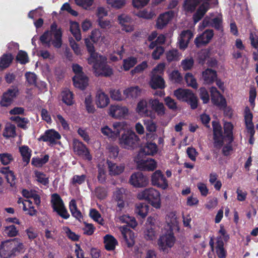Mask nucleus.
I'll use <instances>...</instances> for the list:
<instances>
[{"label": "nucleus", "instance_id": "1", "mask_svg": "<svg viewBox=\"0 0 258 258\" xmlns=\"http://www.w3.org/2000/svg\"><path fill=\"white\" fill-rule=\"evenodd\" d=\"M213 126L214 146L221 148L224 144V139H227L229 143H232L234 140L233 130L234 125L231 122H225L224 124V133L220 122L217 120L212 121Z\"/></svg>", "mask_w": 258, "mask_h": 258}, {"label": "nucleus", "instance_id": "2", "mask_svg": "<svg viewBox=\"0 0 258 258\" xmlns=\"http://www.w3.org/2000/svg\"><path fill=\"white\" fill-rule=\"evenodd\" d=\"M166 222L169 228L158 240V244L163 251H168L170 247L174 245L176 238L174 235L173 228L178 224L176 215L173 212L169 213L166 218Z\"/></svg>", "mask_w": 258, "mask_h": 258}, {"label": "nucleus", "instance_id": "3", "mask_svg": "<svg viewBox=\"0 0 258 258\" xmlns=\"http://www.w3.org/2000/svg\"><path fill=\"white\" fill-rule=\"evenodd\" d=\"M62 30L56 22H53L50 30L45 31L40 37L39 41L43 46L49 48L51 45L55 48H60L62 44Z\"/></svg>", "mask_w": 258, "mask_h": 258}, {"label": "nucleus", "instance_id": "4", "mask_svg": "<svg viewBox=\"0 0 258 258\" xmlns=\"http://www.w3.org/2000/svg\"><path fill=\"white\" fill-rule=\"evenodd\" d=\"M24 248L22 243L15 239L7 240L2 242L0 245V256L2 258H10L20 252Z\"/></svg>", "mask_w": 258, "mask_h": 258}, {"label": "nucleus", "instance_id": "5", "mask_svg": "<svg viewBox=\"0 0 258 258\" xmlns=\"http://www.w3.org/2000/svg\"><path fill=\"white\" fill-rule=\"evenodd\" d=\"M138 198L139 199H145L156 209H159L161 206L160 192L153 187L146 188L142 192H139Z\"/></svg>", "mask_w": 258, "mask_h": 258}, {"label": "nucleus", "instance_id": "6", "mask_svg": "<svg viewBox=\"0 0 258 258\" xmlns=\"http://www.w3.org/2000/svg\"><path fill=\"white\" fill-rule=\"evenodd\" d=\"M93 68L96 76L109 77L113 74V70L109 65L107 64L106 56H96Z\"/></svg>", "mask_w": 258, "mask_h": 258}, {"label": "nucleus", "instance_id": "7", "mask_svg": "<svg viewBox=\"0 0 258 258\" xmlns=\"http://www.w3.org/2000/svg\"><path fill=\"white\" fill-rule=\"evenodd\" d=\"M140 139L137 134L132 131H124L119 138V143L122 147L132 149L138 147Z\"/></svg>", "mask_w": 258, "mask_h": 258}, {"label": "nucleus", "instance_id": "8", "mask_svg": "<svg viewBox=\"0 0 258 258\" xmlns=\"http://www.w3.org/2000/svg\"><path fill=\"white\" fill-rule=\"evenodd\" d=\"M155 133H146L147 142L145 145L140 149L139 156L154 155L158 151V145L154 143L153 140L157 137Z\"/></svg>", "mask_w": 258, "mask_h": 258}, {"label": "nucleus", "instance_id": "9", "mask_svg": "<svg viewBox=\"0 0 258 258\" xmlns=\"http://www.w3.org/2000/svg\"><path fill=\"white\" fill-rule=\"evenodd\" d=\"M19 94L17 87L13 86L3 93L0 101V105L2 107H8L11 105L14 99Z\"/></svg>", "mask_w": 258, "mask_h": 258}, {"label": "nucleus", "instance_id": "10", "mask_svg": "<svg viewBox=\"0 0 258 258\" xmlns=\"http://www.w3.org/2000/svg\"><path fill=\"white\" fill-rule=\"evenodd\" d=\"M135 161L137 168L140 170H154L157 168V162L152 158H141L138 154Z\"/></svg>", "mask_w": 258, "mask_h": 258}, {"label": "nucleus", "instance_id": "11", "mask_svg": "<svg viewBox=\"0 0 258 258\" xmlns=\"http://www.w3.org/2000/svg\"><path fill=\"white\" fill-rule=\"evenodd\" d=\"M211 92V102L215 106H218L219 108H226L227 103L226 98H224L221 93L218 91L217 87H212L210 89Z\"/></svg>", "mask_w": 258, "mask_h": 258}, {"label": "nucleus", "instance_id": "12", "mask_svg": "<svg viewBox=\"0 0 258 258\" xmlns=\"http://www.w3.org/2000/svg\"><path fill=\"white\" fill-rule=\"evenodd\" d=\"M73 147L74 152H75L78 155L80 156L84 159H87V160H91V159H92V156L89 149L82 142L79 141L78 139H74Z\"/></svg>", "mask_w": 258, "mask_h": 258}, {"label": "nucleus", "instance_id": "13", "mask_svg": "<svg viewBox=\"0 0 258 258\" xmlns=\"http://www.w3.org/2000/svg\"><path fill=\"white\" fill-rule=\"evenodd\" d=\"M73 147L74 152H75L78 155L80 156L84 159H87V160H91V159H92V156L89 149L82 142L79 141L78 139H74Z\"/></svg>", "mask_w": 258, "mask_h": 258}, {"label": "nucleus", "instance_id": "14", "mask_svg": "<svg viewBox=\"0 0 258 258\" xmlns=\"http://www.w3.org/2000/svg\"><path fill=\"white\" fill-rule=\"evenodd\" d=\"M73 147L74 152H75L78 155L80 156L84 159H87V160H91V159H92V156L89 149L82 142L79 141L78 139H74Z\"/></svg>", "mask_w": 258, "mask_h": 258}, {"label": "nucleus", "instance_id": "15", "mask_svg": "<svg viewBox=\"0 0 258 258\" xmlns=\"http://www.w3.org/2000/svg\"><path fill=\"white\" fill-rule=\"evenodd\" d=\"M129 182L135 187L146 186L149 183L147 176H145L141 171H137L132 174L130 177Z\"/></svg>", "mask_w": 258, "mask_h": 258}, {"label": "nucleus", "instance_id": "16", "mask_svg": "<svg viewBox=\"0 0 258 258\" xmlns=\"http://www.w3.org/2000/svg\"><path fill=\"white\" fill-rule=\"evenodd\" d=\"M51 204L53 211L64 219V205L59 195L53 194L51 195Z\"/></svg>", "mask_w": 258, "mask_h": 258}, {"label": "nucleus", "instance_id": "17", "mask_svg": "<svg viewBox=\"0 0 258 258\" xmlns=\"http://www.w3.org/2000/svg\"><path fill=\"white\" fill-rule=\"evenodd\" d=\"M152 184L162 189H166L168 182L163 172L160 170L155 171L151 176Z\"/></svg>", "mask_w": 258, "mask_h": 258}, {"label": "nucleus", "instance_id": "18", "mask_svg": "<svg viewBox=\"0 0 258 258\" xmlns=\"http://www.w3.org/2000/svg\"><path fill=\"white\" fill-rule=\"evenodd\" d=\"M114 130H112L108 125H105L101 128V133L104 135L108 136L109 138H117L119 136L120 132L123 128L122 125L120 122H115L113 124Z\"/></svg>", "mask_w": 258, "mask_h": 258}, {"label": "nucleus", "instance_id": "19", "mask_svg": "<svg viewBox=\"0 0 258 258\" xmlns=\"http://www.w3.org/2000/svg\"><path fill=\"white\" fill-rule=\"evenodd\" d=\"M117 21L121 25V29L125 32H133L134 27L132 24L133 19L130 16L126 14H120L117 16Z\"/></svg>", "mask_w": 258, "mask_h": 258}, {"label": "nucleus", "instance_id": "20", "mask_svg": "<svg viewBox=\"0 0 258 258\" xmlns=\"http://www.w3.org/2000/svg\"><path fill=\"white\" fill-rule=\"evenodd\" d=\"M214 36V32L213 29H206L202 35L195 38V44L198 47H200V46L208 44Z\"/></svg>", "mask_w": 258, "mask_h": 258}, {"label": "nucleus", "instance_id": "21", "mask_svg": "<svg viewBox=\"0 0 258 258\" xmlns=\"http://www.w3.org/2000/svg\"><path fill=\"white\" fill-rule=\"evenodd\" d=\"M149 104L152 109V111L155 112L159 116H163L166 112V108L164 103H161L158 98H150L148 101Z\"/></svg>", "mask_w": 258, "mask_h": 258}, {"label": "nucleus", "instance_id": "22", "mask_svg": "<svg viewBox=\"0 0 258 258\" xmlns=\"http://www.w3.org/2000/svg\"><path fill=\"white\" fill-rule=\"evenodd\" d=\"M194 34L189 29L183 30L181 33L179 38V49H184L187 48L189 41L193 38Z\"/></svg>", "mask_w": 258, "mask_h": 258}, {"label": "nucleus", "instance_id": "23", "mask_svg": "<svg viewBox=\"0 0 258 258\" xmlns=\"http://www.w3.org/2000/svg\"><path fill=\"white\" fill-rule=\"evenodd\" d=\"M73 81L75 87L79 88L80 90H85L88 84L89 78L84 74L82 69L79 76L73 77Z\"/></svg>", "mask_w": 258, "mask_h": 258}, {"label": "nucleus", "instance_id": "24", "mask_svg": "<svg viewBox=\"0 0 258 258\" xmlns=\"http://www.w3.org/2000/svg\"><path fill=\"white\" fill-rule=\"evenodd\" d=\"M60 134L57 132L51 129L46 130L44 134L39 137L38 140L53 143L56 140L60 139Z\"/></svg>", "mask_w": 258, "mask_h": 258}, {"label": "nucleus", "instance_id": "25", "mask_svg": "<svg viewBox=\"0 0 258 258\" xmlns=\"http://www.w3.org/2000/svg\"><path fill=\"white\" fill-rule=\"evenodd\" d=\"M147 102L146 100H140L137 104L136 111L140 114H144L145 116H148L151 118H155V114L152 110H149L147 109Z\"/></svg>", "mask_w": 258, "mask_h": 258}, {"label": "nucleus", "instance_id": "26", "mask_svg": "<svg viewBox=\"0 0 258 258\" xmlns=\"http://www.w3.org/2000/svg\"><path fill=\"white\" fill-rule=\"evenodd\" d=\"M149 84L152 89H164L166 87L165 82L163 77L155 73L152 75Z\"/></svg>", "mask_w": 258, "mask_h": 258}, {"label": "nucleus", "instance_id": "27", "mask_svg": "<svg viewBox=\"0 0 258 258\" xmlns=\"http://www.w3.org/2000/svg\"><path fill=\"white\" fill-rule=\"evenodd\" d=\"M128 109L126 107L119 105H111L109 107V114L112 117H121L127 114Z\"/></svg>", "mask_w": 258, "mask_h": 258}, {"label": "nucleus", "instance_id": "28", "mask_svg": "<svg viewBox=\"0 0 258 258\" xmlns=\"http://www.w3.org/2000/svg\"><path fill=\"white\" fill-rule=\"evenodd\" d=\"M217 77V72L212 69H206L202 72V78L204 81V84H213Z\"/></svg>", "mask_w": 258, "mask_h": 258}, {"label": "nucleus", "instance_id": "29", "mask_svg": "<svg viewBox=\"0 0 258 258\" xmlns=\"http://www.w3.org/2000/svg\"><path fill=\"white\" fill-rule=\"evenodd\" d=\"M172 16L173 13L172 12H166L160 14L156 22L157 28L162 29L171 21Z\"/></svg>", "mask_w": 258, "mask_h": 258}, {"label": "nucleus", "instance_id": "30", "mask_svg": "<svg viewBox=\"0 0 258 258\" xmlns=\"http://www.w3.org/2000/svg\"><path fill=\"white\" fill-rule=\"evenodd\" d=\"M121 234L127 247H132L135 244V233L130 228H123Z\"/></svg>", "mask_w": 258, "mask_h": 258}, {"label": "nucleus", "instance_id": "31", "mask_svg": "<svg viewBox=\"0 0 258 258\" xmlns=\"http://www.w3.org/2000/svg\"><path fill=\"white\" fill-rule=\"evenodd\" d=\"M216 252L219 258H226L227 251L224 247V242L222 236H218L215 247Z\"/></svg>", "mask_w": 258, "mask_h": 258}, {"label": "nucleus", "instance_id": "32", "mask_svg": "<svg viewBox=\"0 0 258 258\" xmlns=\"http://www.w3.org/2000/svg\"><path fill=\"white\" fill-rule=\"evenodd\" d=\"M210 9V5L208 2L203 3L202 5L200 6L198 8L197 11L193 15V20L195 23H197L199 22L203 16L206 13L207 11Z\"/></svg>", "mask_w": 258, "mask_h": 258}, {"label": "nucleus", "instance_id": "33", "mask_svg": "<svg viewBox=\"0 0 258 258\" xmlns=\"http://www.w3.org/2000/svg\"><path fill=\"white\" fill-rule=\"evenodd\" d=\"M14 57L11 53H4L0 57V71L8 68L12 64Z\"/></svg>", "mask_w": 258, "mask_h": 258}, {"label": "nucleus", "instance_id": "34", "mask_svg": "<svg viewBox=\"0 0 258 258\" xmlns=\"http://www.w3.org/2000/svg\"><path fill=\"white\" fill-rule=\"evenodd\" d=\"M107 164L111 175H116L121 174L124 171L125 166L123 165H117L116 163L112 162L110 160H107Z\"/></svg>", "mask_w": 258, "mask_h": 258}, {"label": "nucleus", "instance_id": "35", "mask_svg": "<svg viewBox=\"0 0 258 258\" xmlns=\"http://www.w3.org/2000/svg\"><path fill=\"white\" fill-rule=\"evenodd\" d=\"M0 173L4 175L7 181L11 186L15 184L16 177L14 173L10 170L9 167H2L0 168Z\"/></svg>", "mask_w": 258, "mask_h": 258}, {"label": "nucleus", "instance_id": "36", "mask_svg": "<svg viewBox=\"0 0 258 258\" xmlns=\"http://www.w3.org/2000/svg\"><path fill=\"white\" fill-rule=\"evenodd\" d=\"M104 243L107 250H114L118 241L111 234H106L104 237Z\"/></svg>", "mask_w": 258, "mask_h": 258}, {"label": "nucleus", "instance_id": "37", "mask_svg": "<svg viewBox=\"0 0 258 258\" xmlns=\"http://www.w3.org/2000/svg\"><path fill=\"white\" fill-rule=\"evenodd\" d=\"M125 98H137L141 93V90L139 87H131L126 88L123 92Z\"/></svg>", "mask_w": 258, "mask_h": 258}, {"label": "nucleus", "instance_id": "38", "mask_svg": "<svg viewBox=\"0 0 258 258\" xmlns=\"http://www.w3.org/2000/svg\"><path fill=\"white\" fill-rule=\"evenodd\" d=\"M19 152L22 157L23 161L26 163V165L28 164L31 157V150L28 146L23 145L19 147Z\"/></svg>", "mask_w": 258, "mask_h": 258}, {"label": "nucleus", "instance_id": "39", "mask_svg": "<svg viewBox=\"0 0 258 258\" xmlns=\"http://www.w3.org/2000/svg\"><path fill=\"white\" fill-rule=\"evenodd\" d=\"M110 102V98L105 92H100L97 95L96 104L98 107H105Z\"/></svg>", "mask_w": 258, "mask_h": 258}, {"label": "nucleus", "instance_id": "40", "mask_svg": "<svg viewBox=\"0 0 258 258\" xmlns=\"http://www.w3.org/2000/svg\"><path fill=\"white\" fill-rule=\"evenodd\" d=\"M244 119L246 128L247 129V131L248 132L249 130H250V127H251L252 126L254 125L253 122L252 121L253 114H252L248 107H246L244 110Z\"/></svg>", "mask_w": 258, "mask_h": 258}, {"label": "nucleus", "instance_id": "41", "mask_svg": "<svg viewBox=\"0 0 258 258\" xmlns=\"http://www.w3.org/2000/svg\"><path fill=\"white\" fill-rule=\"evenodd\" d=\"M149 208V206L146 203L137 204L135 208V212L140 217L145 218L147 215Z\"/></svg>", "mask_w": 258, "mask_h": 258}, {"label": "nucleus", "instance_id": "42", "mask_svg": "<svg viewBox=\"0 0 258 258\" xmlns=\"http://www.w3.org/2000/svg\"><path fill=\"white\" fill-rule=\"evenodd\" d=\"M91 38H86L85 39V43L86 46L87 47L88 51L90 53L91 57L89 59H88V62H91L92 60V62L93 64L95 63V59L96 56H95V48L93 43H92V41L90 40Z\"/></svg>", "mask_w": 258, "mask_h": 258}, {"label": "nucleus", "instance_id": "43", "mask_svg": "<svg viewBox=\"0 0 258 258\" xmlns=\"http://www.w3.org/2000/svg\"><path fill=\"white\" fill-rule=\"evenodd\" d=\"M70 29L76 40H81L82 36L79 24L77 22H73L70 25Z\"/></svg>", "mask_w": 258, "mask_h": 258}, {"label": "nucleus", "instance_id": "44", "mask_svg": "<svg viewBox=\"0 0 258 258\" xmlns=\"http://www.w3.org/2000/svg\"><path fill=\"white\" fill-rule=\"evenodd\" d=\"M138 62V59L135 56H128L127 58L123 59L122 68L125 71H128L131 68H133Z\"/></svg>", "mask_w": 258, "mask_h": 258}, {"label": "nucleus", "instance_id": "45", "mask_svg": "<svg viewBox=\"0 0 258 258\" xmlns=\"http://www.w3.org/2000/svg\"><path fill=\"white\" fill-rule=\"evenodd\" d=\"M157 234L156 229L152 226H147L144 232V237L147 240L156 239Z\"/></svg>", "mask_w": 258, "mask_h": 258}, {"label": "nucleus", "instance_id": "46", "mask_svg": "<svg viewBox=\"0 0 258 258\" xmlns=\"http://www.w3.org/2000/svg\"><path fill=\"white\" fill-rule=\"evenodd\" d=\"M89 215L93 220L98 222V223L100 225H104L105 224L104 220L102 217L101 214H100V212L97 211V209H94V208H92L90 210Z\"/></svg>", "mask_w": 258, "mask_h": 258}, {"label": "nucleus", "instance_id": "47", "mask_svg": "<svg viewBox=\"0 0 258 258\" xmlns=\"http://www.w3.org/2000/svg\"><path fill=\"white\" fill-rule=\"evenodd\" d=\"M48 155H45L43 158L34 157L31 161V164L36 167H41L46 164L49 160Z\"/></svg>", "mask_w": 258, "mask_h": 258}, {"label": "nucleus", "instance_id": "48", "mask_svg": "<svg viewBox=\"0 0 258 258\" xmlns=\"http://www.w3.org/2000/svg\"><path fill=\"white\" fill-rule=\"evenodd\" d=\"M201 0H185L184 7L187 11L192 12L195 11L196 8L200 4Z\"/></svg>", "mask_w": 258, "mask_h": 258}, {"label": "nucleus", "instance_id": "49", "mask_svg": "<svg viewBox=\"0 0 258 258\" xmlns=\"http://www.w3.org/2000/svg\"><path fill=\"white\" fill-rule=\"evenodd\" d=\"M69 207L72 215L75 217L77 218V219L82 217L81 212L78 209L76 200H74V199L71 200L70 202Z\"/></svg>", "mask_w": 258, "mask_h": 258}, {"label": "nucleus", "instance_id": "50", "mask_svg": "<svg viewBox=\"0 0 258 258\" xmlns=\"http://www.w3.org/2000/svg\"><path fill=\"white\" fill-rule=\"evenodd\" d=\"M185 80L188 86H190L194 89H197L198 83L196 78H195L192 73H186L185 76Z\"/></svg>", "mask_w": 258, "mask_h": 258}, {"label": "nucleus", "instance_id": "51", "mask_svg": "<svg viewBox=\"0 0 258 258\" xmlns=\"http://www.w3.org/2000/svg\"><path fill=\"white\" fill-rule=\"evenodd\" d=\"M3 136L7 139L15 137L16 136V127L13 124L6 126L3 132Z\"/></svg>", "mask_w": 258, "mask_h": 258}, {"label": "nucleus", "instance_id": "52", "mask_svg": "<svg viewBox=\"0 0 258 258\" xmlns=\"http://www.w3.org/2000/svg\"><path fill=\"white\" fill-rule=\"evenodd\" d=\"M85 105L87 112L89 113H94L96 109L93 104V100L91 95H88L85 99Z\"/></svg>", "mask_w": 258, "mask_h": 258}, {"label": "nucleus", "instance_id": "53", "mask_svg": "<svg viewBox=\"0 0 258 258\" xmlns=\"http://www.w3.org/2000/svg\"><path fill=\"white\" fill-rule=\"evenodd\" d=\"M16 59L22 64H25L29 62V57L27 53L22 50L18 51Z\"/></svg>", "mask_w": 258, "mask_h": 258}, {"label": "nucleus", "instance_id": "54", "mask_svg": "<svg viewBox=\"0 0 258 258\" xmlns=\"http://www.w3.org/2000/svg\"><path fill=\"white\" fill-rule=\"evenodd\" d=\"M222 22L223 21L221 18L216 17L211 19V27H214L215 29L219 30V31L223 32V26L222 25Z\"/></svg>", "mask_w": 258, "mask_h": 258}, {"label": "nucleus", "instance_id": "55", "mask_svg": "<svg viewBox=\"0 0 258 258\" xmlns=\"http://www.w3.org/2000/svg\"><path fill=\"white\" fill-rule=\"evenodd\" d=\"M110 97L113 100H122L125 98L124 94L122 95L120 90L112 89L109 91Z\"/></svg>", "mask_w": 258, "mask_h": 258}, {"label": "nucleus", "instance_id": "56", "mask_svg": "<svg viewBox=\"0 0 258 258\" xmlns=\"http://www.w3.org/2000/svg\"><path fill=\"white\" fill-rule=\"evenodd\" d=\"M35 177L37 178L38 182L44 185H47L48 184V178L46 177V175L42 172L36 171L35 172Z\"/></svg>", "mask_w": 258, "mask_h": 258}, {"label": "nucleus", "instance_id": "57", "mask_svg": "<svg viewBox=\"0 0 258 258\" xmlns=\"http://www.w3.org/2000/svg\"><path fill=\"white\" fill-rule=\"evenodd\" d=\"M147 68H148L147 61H143L141 63H139V64L137 65L133 70H132L131 73L132 75H134L136 73H142Z\"/></svg>", "mask_w": 258, "mask_h": 258}, {"label": "nucleus", "instance_id": "58", "mask_svg": "<svg viewBox=\"0 0 258 258\" xmlns=\"http://www.w3.org/2000/svg\"><path fill=\"white\" fill-rule=\"evenodd\" d=\"M164 51L165 49L163 46H161V45L158 46L157 45L154 50L152 53L153 58L154 59V60H158V59H160L161 55L163 54Z\"/></svg>", "mask_w": 258, "mask_h": 258}, {"label": "nucleus", "instance_id": "59", "mask_svg": "<svg viewBox=\"0 0 258 258\" xmlns=\"http://www.w3.org/2000/svg\"><path fill=\"white\" fill-rule=\"evenodd\" d=\"M13 160L12 154L7 153L0 154V161L3 165H8Z\"/></svg>", "mask_w": 258, "mask_h": 258}, {"label": "nucleus", "instance_id": "60", "mask_svg": "<svg viewBox=\"0 0 258 258\" xmlns=\"http://www.w3.org/2000/svg\"><path fill=\"white\" fill-rule=\"evenodd\" d=\"M200 97L203 100V103H208L210 100V95L205 87H201L200 89Z\"/></svg>", "mask_w": 258, "mask_h": 258}, {"label": "nucleus", "instance_id": "61", "mask_svg": "<svg viewBox=\"0 0 258 258\" xmlns=\"http://www.w3.org/2000/svg\"><path fill=\"white\" fill-rule=\"evenodd\" d=\"M188 104L191 109L197 108L198 106V99L196 95L190 90L189 101Z\"/></svg>", "mask_w": 258, "mask_h": 258}, {"label": "nucleus", "instance_id": "62", "mask_svg": "<svg viewBox=\"0 0 258 258\" xmlns=\"http://www.w3.org/2000/svg\"><path fill=\"white\" fill-rule=\"evenodd\" d=\"M108 149L109 158H115L118 157L119 149L117 145H110L108 147Z\"/></svg>", "mask_w": 258, "mask_h": 258}, {"label": "nucleus", "instance_id": "63", "mask_svg": "<svg viewBox=\"0 0 258 258\" xmlns=\"http://www.w3.org/2000/svg\"><path fill=\"white\" fill-rule=\"evenodd\" d=\"M27 81L30 85L36 86L37 76L34 73L27 72L25 74Z\"/></svg>", "mask_w": 258, "mask_h": 258}, {"label": "nucleus", "instance_id": "64", "mask_svg": "<svg viewBox=\"0 0 258 258\" xmlns=\"http://www.w3.org/2000/svg\"><path fill=\"white\" fill-rule=\"evenodd\" d=\"M145 125L147 131L149 132V133H154L157 130V126L152 119H148L145 121Z\"/></svg>", "mask_w": 258, "mask_h": 258}]
</instances>
